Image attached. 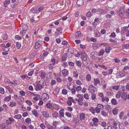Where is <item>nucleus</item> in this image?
I'll return each mask as SVG.
<instances>
[{"instance_id":"nucleus-46","label":"nucleus","mask_w":129,"mask_h":129,"mask_svg":"<svg viewBox=\"0 0 129 129\" xmlns=\"http://www.w3.org/2000/svg\"><path fill=\"white\" fill-rule=\"evenodd\" d=\"M54 66V63L50 64L49 66V69H52L53 68V66Z\"/></svg>"},{"instance_id":"nucleus-28","label":"nucleus","mask_w":129,"mask_h":129,"mask_svg":"<svg viewBox=\"0 0 129 129\" xmlns=\"http://www.w3.org/2000/svg\"><path fill=\"white\" fill-rule=\"evenodd\" d=\"M76 86L75 85H74L73 86L72 88L71 89V92L72 94H75L76 92Z\"/></svg>"},{"instance_id":"nucleus-53","label":"nucleus","mask_w":129,"mask_h":129,"mask_svg":"<svg viewBox=\"0 0 129 129\" xmlns=\"http://www.w3.org/2000/svg\"><path fill=\"white\" fill-rule=\"evenodd\" d=\"M26 94L29 96H31L32 94H34L33 93H32L29 91H27L26 92Z\"/></svg>"},{"instance_id":"nucleus-25","label":"nucleus","mask_w":129,"mask_h":129,"mask_svg":"<svg viewBox=\"0 0 129 129\" xmlns=\"http://www.w3.org/2000/svg\"><path fill=\"white\" fill-rule=\"evenodd\" d=\"M11 99V95H9L8 97H5L4 98V101H5L8 102L10 101Z\"/></svg>"},{"instance_id":"nucleus-36","label":"nucleus","mask_w":129,"mask_h":129,"mask_svg":"<svg viewBox=\"0 0 129 129\" xmlns=\"http://www.w3.org/2000/svg\"><path fill=\"white\" fill-rule=\"evenodd\" d=\"M118 74L119 77H122L125 75H124V74H123V73L122 72H119L118 73Z\"/></svg>"},{"instance_id":"nucleus-57","label":"nucleus","mask_w":129,"mask_h":129,"mask_svg":"<svg viewBox=\"0 0 129 129\" xmlns=\"http://www.w3.org/2000/svg\"><path fill=\"white\" fill-rule=\"evenodd\" d=\"M76 83L77 84L80 85H81L82 84V83L79 80H76Z\"/></svg>"},{"instance_id":"nucleus-13","label":"nucleus","mask_w":129,"mask_h":129,"mask_svg":"<svg viewBox=\"0 0 129 129\" xmlns=\"http://www.w3.org/2000/svg\"><path fill=\"white\" fill-rule=\"evenodd\" d=\"M100 81L98 78L94 79V85H96L97 84L100 83Z\"/></svg>"},{"instance_id":"nucleus-10","label":"nucleus","mask_w":129,"mask_h":129,"mask_svg":"<svg viewBox=\"0 0 129 129\" xmlns=\"http://www.w3.org/2000/svg\"><path fill=\"white\" fill-rule=\"evenodd\" d=\"M22 29H24V30H22L21 32L22 33H26V30L27 29V28L26 26V24H24L22 26Z\"/></svg>"},{"instance_id":"nucleus-55","label":"nucleus","mask_w":129,"mask_h":129,"mask_svg":"<svg viewBox=\"0 0 129 129\" xmlns=\"http://www.w3.org/2000/svg\"><path fill=\"white\" fill-rule=\"evenodd\" d=\"M119 87L118 85H115L112 87V88L114 89L117 90L118 89Z\"/></svg>"},{"instance_id":"nucleus-35","label":"nucleus","mask_w":129,"mask_h":129,"mask_svg":"<svg viewBox=\"0 0 129 129\" xmlns=\"http://www.w3.org/2000/svg\"><path fill=\"white\" fill-rule=\"evenodd\" d=\"M102 99V101L103 102L105 101L106 102H108L109 101V98L107 96H105V97H103Z\"/></svg>"},{"instance_id":"nucleus-44","label":"nucleus","mask_w":129,"mask_h":129,"mask_svg":"<svg viewBox=\"0 0 129 129\" xmlns=\"http://www.w3.org/2000/svg\"><path fill=\"white\" fill-rule=\"evenodd\" d=\"M81 87L80 86H78L76 87V90L77 91L81 90Z\"/></svg>"},{"instance_id":"nucleus-48","label":"nucleus","mask_w":129,"mask_h":129,"mask_svg":"<svg viewBox=\"0 0 129 129\" xmlns=\"http://www.w3.org/2000/svg\"><path fill=\"white\" fill-rule=\"evenodd\" d=\"M83 53L81 52H79L77 53V54L76 55V56L77 57H79L80 55H82Z\"/></svg>"},{"instance_id":"nucleus-56","label":"nucleus","mask_w":129,"mask_h":129,"mask_svg":"<svg viewBox=\"0 0 129 129\" xmlns=\"http://www.w3.org/2000/svg\"><path fill=\"white\" fill-rule=\"evenodd\" d=\"M124 114V113L123 112H121L119 116V118L120 119H122L123 117V115Z\"/></svg>"},{"instance_id":"nucleus-60","label":"nucleus","mask_w":129,"mask_h":129,"mask_svg":"<svg viewBox=\"0 0 129 129\" xmlns=\"http://www.w3.org/2000/svg\"><path fill=\"white\" fill-rule=\"evenodd\" d=\"M15 39L16 40L21 39V37L19 36L18 35H16L15 36Z\"/></svg>"},{"instance_id":"nucleus-26","label":"nucleus","mask_w":129,"mask_h":129,"mask_svg":"<svg viewBox=\"0 0 129 129\" xmlns=\"http://www.w3.org/2000/svg\"><path fill=\"white\" fill-rule=\"evenodd\" d=\"M95 108L93 107H90L89 111L91 112L92 113L94 114L95 113Z\"/></svg>"},{"instance_id":"nucleus-39","label":"nucleus","mask_w":129,"mask_h":129,"mask_svg":"<svg viewBox=\"0 0 129 129\" xmlns=\"http://www.w3.org/2000/svg\"><path fill=\"white\" fill-rule=\"evenodd\" d=\"M86 79L88 81H90L91 79V76L90 74H88L87 75L86 77Z\"/></svg>"},{"instance_id":"nucleus-16","label":"nucleus","mask_w":129,"mask_h":129,"mask_svg":"<svg viewBox=\"0 0 129 129\" xmlns=\"http://www.w3.org/2000/svg\"><path fill=\"white\" fill-rule=\"evenodd\" d=\"M58 122L57 121H54L53 123V126H52L53 127V128L54 129H56V127L57 125L58 124Z\"/></svg>"},{"instance_id":"nucleus-34","label":"nucleus","mask_w":129,"mask_h":129,"mask_svg":"<svg viewBox=\"0 0 129 129\" xmlns=\"http://www.w3.org/2000/svg\"><path fill=\"white\" fill-rule=\"evenodd\" d=\"M36 43L39 45L38 46L40 47L42 44L43 42L39 40Z\"/></svg>"},{"instance_id":"nucleus-5","label":"nucleus","mask_w":129,"mask_h":129,"mask_svg":"<svg viewBox=\"0 0 129 129\" xmlns=\"http://www.w3.org/2000/svg\"><path fill=\"white\" fill-rule=\"evenodd\" d=\"M14 120L12 117H10L8 120H7L6 121V123L7 124H9L12 123V122L14 121Z\"/></svg>"},{"instance_id":"nucleus-11","label":"nucleus","mask_w":129,"mask_h":129,"mask_svg":"<svg viewBox=\"0 0 129 129\" xmlns=\"http://www.w3.org/2000/svg\"><path fill=\"white\" fill-rule=\"evenodd\" d=\"M83 0H78L77 3L79 7H80L83 5Z\"/></svg>"},{"instance_id":"nucleus-41","label":"nucleus","mask_w":129,"mask_h":129,"mask_svg":"<svg viewBox=\"0 0 129 129\" xmlns=\"http://www.w3.org/2000/svg\"><path fill=\"white\" fill-rule=\"evenodd\" d=\"M10 83L14 85H16L17 84V81L15 80H13L12 81H11Z\"/></svg>"},{"instance_id":"nucleus-3","label":"nucleus","mask_w":129,"mask_h":129,"mask_svg":"<svg viewBox=\"0 0 129 129\" xmlns=\"http://www.w3.org/2000/svg\"><path fill=\"white\" fill-rule=\"evenodd\" d=\"M118 13L120 17H123L124 14V9H123L120 8L119 11L118 12Z\"/></svg>"},{"instance_id":"nucleus-42","label":"nucleus","mask_w":129,"mask_h":129,"mask_svg":"<svg viewBox=\"0 0 129 129\" xmlns=\"http://www.w3.org/2000/svg\"><path fill=\"white\" fill-rule=\"evenodd\" d=\"M40 126L42 129H44L46 127L45 126L44 124L43 123L40 124Z\"/></svg>"},{"instance_id":"nucleus-21","label":"nucleus","mask_w":129,"mask_h":129,"mask_svg":"<svg viewBox=\"0 0 129 129\" xmlns=\"http://www.w3.org/2000/svg\"><path fill=\"white\" fill-rule=\"evenodd\" d=\"M79 117L81 120H84L85 117V115L84 113H81L80 114Z\"/></svg>"},{"instance_id":"nucleus-24","label":"nucleus","mask_w":129,"mask_h":129,"mask_svg":"<svg viewBox=\"0 0 129 129\" xmlns=\"http://www.w3.org/2000/svg\"><path fill=\"white\" fill-rule=\"evenodd\" d=\"M16 103L15 102H11L9 106L11 107H13L16 106Z\"/></svg>"},{"instance_id":"nucleus-64","label":"nucleus","mask_w":129,"mask_h":129,"mask_svg":"<svg viewBox=\"0 0 129 129\" xmlns=\"http://www.w3.org/2000/svg\"><path fill=\"white\" fill-rule=\"evenodd\" d=\"M34 72V70H33L31 71H30L28 73V75L29 76H31L33 74Z\"/></svg>"},{"instance_id":"nucleus-51","label":"nucleus","mask_w":129,"mask_h":129,"mask_svg":"<svg viewBox=\"0 0 129 129\" xmlns=\"http://www.w3.org/2000/svg\"><path fill=\"white\" fill-rule=\"evenodd\" d=\"M95 111L97 113H98L100 112V110H99L97 107H96L95 108Z\"/></svg>"},{"instance_id":"nucleus-31","label":"nucleus","mask_w":129,"mask_h":129,"mask_svg":"<svg viewBox=\"0 0 129 129\" xmlns=\"http://www.w3.org/2000/svg\"><path fill=\"white\" fill-rule=\"evenodd\" d=\"M111 49V47H106L105 49V52L107 53H109Z\"/></svg>"},{"instance_id":"nucleus-9","label":"nucleus","mask_w":129,"mask_h":129,"mask_svg":"<svg viewBox=\"0 0 129 129\" xmlns=\"http://www.w3.org/2000/svg\"><path fill=\"white\" fill-rule=\"evenodd\" d=\"M42 114L44 117H48L49 115V113L47 111H43Z\"/></svg>"},{"instance_id":"nucleus-1","label":"nucleus","mask_w":129,"mask_h":129,"mask_svg":"<svg viewBox=\"0 0 129 129\" xmlns=\"http://www.w3.org/2000/svg\"><path fill=\"white\" fill-rule=\"evenodd\" d=\"M96 89V88L93 85H91L88 87V89L92 94H94L95 93V90Z\"/></svg>"},{"instance_id":"nucleus-47","label":"nucleus","mask_w":129,"mask_h":129,"mask_svg":"<svg viewBox=\"0 0 129 129\" xmlns=\"http://www.w3.org/2000/svg\"><path fill=\"white\" fill-rule=\"evenodd\" d=\"M46 106L48 108H50L52 106V104L50 103H48L46 104Z\"/></svg>"},{"instance_id":"nucleus-4","label":"nucleus","mask_w":129,"mask_h":129,"mask_svg":"<svg viewBox=\"0 0 129 129\" xmlns=\"http://www.w3.org/2000/svg\"><path fill=\"white\" fill-rule=\"evenodd\" d=\"M68 100L67 102V103L68 105L70 106L72 105V102L75 103L74 100L72 97H69L68 98Z\"/></svg>"},{"instance_id":"nucleus-61","label":"nucleus","mask_w":129,"mask_h":129,"mask_svg":"<svg viewBox=\"0 0 129 129\" xmlns=\"http://www.w3.org/2000/svg\"><path fill=\"white\" fill-rule=\"evenodd\" d=\"M8 36L7 34H5L3 37V39L4 40H6L7 39Z\"/></svg>"},{"instance_id":"nucleus-6","label":"nucleus","mask_w":129,"mask_h":129,"mask_svg":"<svg viewBox=\"0 0 129 129\" xmlns=\"http://www.w3.org/2000/svg\"><path fill=\"white\" fill-rule=\"evenodd\" d=\"M100 45V44L98 43L95 42L93 44L92 46L94 49H96Z\"/></svg>"},{"instance_id":"nucleus-29","label":"nucleus","mask_w":129,"mask_h":129,"mask_svg":"<svg viewBox=\"0 0 129 129\" xmlns=\"http://www.w3.org/2000/svg\"><path fill=\"white\" fill-rule=\"evenodd\" d=\"M118 109L117 108H114L112 110V112L113 114L115 115H116L117 113Z\"/></svg>"},{"instance_id":"nucleus-14","label":"nucleus","mask_w":129,"mask_h":129,"mask_svg":"<svg viewBox=\"0 0 129 129\" xmlns=\"http://www.w3.org/2000/svg\"><path fill=\"white\" fill-rule=\"evenodd\" d=\"M127 93L125 92H123L122 94L121 97L122 99H123L124 101L126 100V98Z\"/></svg>"},{"instance_id":"nucleus-32","label":"nucleus","mask_w":129,"mask_h":129,"mask_svg":"<svg viewBox=\"0 0 129 129\" xmlns=\"http://www.w3.org/2000/svg\"><path fill=\"white\" fill-rule=\"evenodd\" d=\"M77 101L78 103H79V105L81 106L83 105V99H79Z\"/></svg>"},{"instance_id":"nucleus-59","label":"nucleus","mask_w":129,"mask_h":129,"mask_svg":"<svg viewBox=\"0 0 129 129\" xmlns=\"http://www.w3.org/2000/svg\"><path fill=\"white\" fill-rule=\"evenodd\" d=\"M76 64L77 66L80 67L81 66L82 63L81 61H77Z\"/></svg>"},{"instance_id":"nucleus-54","label":"nucleus","mask_w":129,"mask_h":129,"mask_svg":"<svg viewBox=\"0 0 129 129\" xmlns=\"http://www.w3.org/2000/svg\"><path fill=\"white\" fill-rule=\"evenodd\" d=\"M4 89L2 87L0 88V93L2 94H4Z\"/></svg>"},{"instance_id":"nucleus-33","label":"nucleus","mask_w":129,"mask_h":129,"mask_svg":"<svg viewBox=\"0 0 129 129\" xmlns=\"http://www.w3.org/2000/svg\"><path fill=\"white\" fill-rule=\"evenodd\" d=\"M98 108L99 110H102L104 108V106H103L101 104H99L98 105L97 107H96Z\"/></svg>"},{"instance_id":"nucleus-30","label":"nucleus","mask_w":129,"mask_h":129,"mask_svg":"<svg viewBox=\"0 0 129 129\" xmlns=\"http://www.w3.org/2000/svg\"><path fill=\"white\" fill-rule=\"evenodd\" d=\"M104 53V51L103 49H101L99 51V54H98L99 56H101L103 55Z\"/></svg>"},{"instance_id":"nucleus-8","label":"nucleus","mask_w":129,"mask_h":129,"mask_svg":"<svg viewBox=\"0 0 129 129\" xmlns=\"http://www.w3.org/2000/svg\"><path fill=\"white\" fill-rule=\"evenodd\" d=\"M64 110L63 109H61L59 111V117L60 118L64 117V114L63 111H64Z\"/></svg>"},{"instance_id":"nucleus-52","label":"nucleus","mask_w":129,"mask_h":129,"mask_svg":"<svg viewBox=\"0 0 129 129\" xmlns=\"http://www.w3.org/2000/svg\"><path fill=\"white\" fill-rule=\"evenodd\" d=\"M101 113L102 115H103L105 116H106L108 113H107L106 112H105L104 111H102Z\"/></svg>"},{"instance_id":"nucleus-18","label":"nucleus","mask_w":129,"mask_h":129,"mask_svg":"<svg viewBox=\"0 0 129 129\" xmlns=\"http://www.w3.org/2000/svg\"><path fill=\"white\" fill-rule=\"evenodd\" d=\"M81 32L80 31H78L76 32L75 34V37L76 39H78L81 36Z\"/></svg>"},{"instance_id":"nucleus-62","label":"nucleus","mask_w":129,"mask_h":129,"mask_svg":"<svg viewBox=\"0 0 129 129\" xmlns=\"http://www.w3.org/2000/svg\"><path fill=\"white\" fill-rule=\"evenodd\" d=\"M62 93L64 94H66L67 93V91L66 90L63 89L62 90Z\"/></svg>"},{"instance_id":"nucleus-7","label":"nucleus","mask_w":129,"mask_h":129,"mask_svg":"<svg viewBox=\"0 0 129 129\" xmlns=\"http://www.w3.org/2000/svg\"><path fill=\"white\" fill-rule=\"evenodd\" d=\"M43 88V87L40 84H37L36 86V90H40Z\"/></svg>"},{"instance_id":"nucleus-23","label":"nucleus","mask_w":129,"mask_h":129,"mask_svg":"<svg viewBox=\"0 0 129 129\" xmlns=\"http://www.w3.org/2000/svg\"><path fill=\"white\" fill-rule=\"evenodd\" d=\"M111 102L112 104L114 105H116L118 103L116 100L115 99H113L111 100Z\"/></svg>"},{"instance_id":"nucleus-50","label":"nucleus","mask_w":129,"mask_h":129,"mask_svg":"<svg viewBox=\"0 0 129 129\" xmlns=\"http://www.w3.org/2000/svg\"><path fill=\"white\" fill-rule=\"evenodd\" d=\"M4 81L5 83H10L11 82L10 80L8 79L7 78H6L4 80Z\"/></svg>"},{"instance_id":"nucleus-37","label":"nucleus","mask_w":129,"mask_h":129,"mask_svg":"<svg viewBox=\"0 0 129 129\" xmlns=\"http://www.w3.org/2000/svg\"><path fill=\"white\" fill-rule=\"evenodd\" d=\"M78 72L77 71H75L73 73V75L75 77H78Z\"/></svg>"},{"instance_id":"nucleus-43","label":"nucleus","mask_w":129,"mask_h":129,"mask_svg":"<svg viewBox=\"0 0 129 129\" xmlns=\"http://www.w3.org/2000/svg\"><path fill=\"white\" fill-rule=\"evenodd\" d=\"M25 121L26 123L29 124L31 122V119L29 118H28L26 119Z\"/></svg>"},{"instance_id":"nucleus-19","label":"nucleus","mask_w":129,"mask_h":129,"mask_svg":"<svg viewBox=\"0 0 129 129\" xmlns=\"http://www.w3.org/2000/svg\"><path fill=\"white\" fill-rule=\"evenodd\" d=\"M67 54L66 53H64L63 56L62 57L61 60L62 61H64L66 59L67 57Z\"/></svg>"},{"instance_id":"nucleus-17","label":"nucleus","mask_w":129,"mask_h":129,"mask_svg":"<svg viewBox=\"0 0 129 129\" xmlns=\"http://www.w3.org/2000/svg\"><path fill=\"white\" fill-rule=\"evenodd\" d=\"M68 72V71L66 69H64L62 71V75L64 76H66Z\"/></svg>"},{"instance_id":"nucleus-49","label":"nucleus","mask_w":129,"mask_h":129,"mask_svg":"<svg viewBox=\"0 0 129 129\" xmlns=\"http://www.w3.org/2000/svg\"><path fill=\"white\" fill-rule=\"evenodd\" d=\"M20 94L22 96H23L25 95V92L23 91H19Z\"/></svg>"},{"instance_id":"nucleus-12","label":"nucleus","mask_w":129,"mask_h":129,"mask_svg":"<svg viewBox=\"0 0 129 129\" xmlns=\"http://www.w3.org/2000/svg\"><path fill=\"white\" fill-rule=\"evenodd\" d=\"M81 57L82 60L84 61H86L87 60V58L85 53H83L81 55Z\"/></svg>"},{"instance_id":"nucleus-27","label":"nucleus","mask_w":129,"mask_h":129,"mask_svg":"<svg viewBox=\"0 0 129 129\" xmlns=\"http://www.w3.org/2000/svg\"><path fill=\"white\" fill-rule=\"evenodd\" d=\"M58 113L57 112L55 111L52 114V116L54 117L57 118L58 116Z\"/></svg>"},{"instance_id":"nucleus-40","label":"nucleus","mask_w":129,"mask_h":129,"mask_svg":"<svg viewBox=\"0 0 129 129\" xmlns=\"http://www.w3.org/2000/svg\"><path fill=\"white\" fill-rule=\"evenodd\" d=\"M21 44L20 42H17L16 43V46L18 49H20V48L21 47Z\"/></svg>"},{"instance_id":"nucleus-58","label":"nucleus","mask_w":129,"mask_h":129,"mask_svg":"<svg viewBox=\"0 0 129 129\" xmlns=\"http://www.w3.org/2000/svg\"><path fill=\"white\" fill-rule=\"evenodd\" d=\"M92 121H93V122H95L97 123L99 121L98 119L96 118H94L92 119Z\"/></svg>"},{"instance_id":"nucleus-38","label":"nucleus","mask_w":129,"mask_h":129,"mask_svg":"<svg viewBox=\"0 0 129 129\" xmlns=\"http://www.w3.org/2000/svg\"><path fill=\"white\" fill-rule=\"evenodd\" d=\"M21 117V116L20 114H18L15 115L14 116V117L15 118L18 119H20Z\"/></svg>"},{"instance_id":"nucleus-45","label":"nucleus","mask_w":129,"mask_h":129,"mask_svg":"<svg viewBox=\"0 0 129 129\" xmlns=\"http://www.w3.org/2000/svg\"><path fill=\"white\" fill-rule=\"evenodd\" d=\"M26 102L27 103V104L29 105L30 106L32 104L31 102L29 100H26Z\"/></svg>"},{"instance_id":"nucleus-63","label":"nucleus","mask_w":129,"mask_h":129,"mask_svg":"<svg viewBox=\"0 0 129 129\" xmlns=\"http://www.w3.org/2000/svg\"><path fill=\"white\" fill-rule=\"evenodd\" d=\"M84 97L86 99H89V97L88 94H85L84 95Z\"/></svg>"},{"instance_id":"nucleus-15","label":"nucleus","mask_w":129,"mask_h":129,"mask_svg":"<svg viewBox=\"0 0 129 129\" xmlns=\"http://www.w3.org/2000/svg\"><path fill=\"white\" fill-rule=\"evenodd\" d=\"M39 75L41 77H45L46 74L45 72L41 71L40 72Z\"/></svg>"},{"instance_id":"nucleus-22","label":"nucleus","mask_w":129,"mask_h":129,"mask_svg":"<svg viewBox=\"0 0 129 129\" xmlns=\"http://www.w3.org/2000/svg\"><path fill=\"white\" fill-rule=\"evenodd\" d=\"M32 114L35 116L36 117L38 116V114L37 111L36 110H34L32 111Z\"/></svg>"},{"instance_id":"nucleus-2","label":"nucleus","mask_w":129,"mask_h":129,"mask_svg":"<svg viewBox=\"0 0 129 129\" xmlns=\"http://www.w3.org/2000/svg\"><path fill=\"white\" fill-rule=\"evenodd\" d=\"M8 125L6 123H3L0 124V127L1 129H8L9 128Z\"/></svg>"},{"instance_id":"nucleus-20","label":"nucleus","mask_w":129,"mask_h":129,"mask_svg":"<svg viewBox=\"0 0 129 129\" xmlns=\"http://www.w3.org/2000/svg\"><path fill=\"white\" fill-rule=\"evenodd\" d=\"M45 124L47 129H54L52 126L50 125L49 124L46 123Z\"/></svg>"}]
</instances>
